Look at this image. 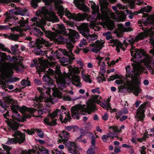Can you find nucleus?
<instances>
[{
  "label": "nucleus",
  "instance_id": "obj_1",
  "mask_svg": "<svg viewBox=\"0 0 154 154\" xmlns=\"http://www.w3.org/2000/svg\"><path fill=\"white\" fill-rule=\"evenodd\" d=\"M133 67V70H130V66H128L125 67L126 74L128 75V77L131 78L132 79L130 81H128L124 83V85L126 86H120L119 87L120 90L124 88H127L130 91L132 92L134 91V94L136 96H138L139 93L141 91L140 88V80H139L137 77L139 76L143 71L144 67L139 63L136 62L131 64Z\"/></svg>",
  "mask_w": 154,
  "mask_h": 154
},
{
  "label": "nucleus",
  "instance_id": "obj_2",
  "mask_svg": "<svg viewBox=\"0 0 154 154\" xmlns=\"http://www.w3.org/2000/svg\"><path fill=\"white\" fill-rule=\"evenodd\" d=\"M5 122L8 124L10 131L13 133V136L14 137V138L9 139L7 142V143L11 144L18 143L20 144L23 142L25 140V136L17 130L19 127V124L11 119L5 120Z\"/></svg>",
  "mask_w": 154,
  "mask_h": 154
},
{
  "label": "nucleus",
  "instance_id": "obj_3",
  "mask_svg": "<svg viewBox=\"0 0 154 154\" xmlns=\"http://www.w3.org/2000/svg\"><path fill=\"white\" fill-rule=\"evenodd\" d=\"M5 102L9 103L12 105L11 106V109L13 112L17 111V110H19L22 112L27 114L25 115L26 118H29L32 115V112L35 111V109L32 108H28L25 106H23L22 107H20L18 105H16L17 102L14 100L11 96H9L5 97L4 98Z\"/></svg>",
  "mask_w": 154,
  "mask_h": 154
},
{
  "label": "nucleus",
  "instance_id": "obj_4",
  "mask_svg": "<svg viewBox=\"0 0 154 154\" xmlns=\"http://www.w3.org/2000/svg\"><path fill=\"white\" fill-rule=\"evenodd\" d=\"M85 105L78 104L75 105L71 108V116L74 119H79L80 115H84L82 112L85 113L88 112L90 114L91 112L96 110V107L94 105L88 106L87 107H85Z\"/></svg>",
  "mask_w": 154,
  "mask_h": 154
},
{
  "label": "nucleus",
  "instance_id": "obj_5",
  "mask_svg": "<svg viewBox=\"0 0 154 154\" xmlns=\"http://www.w3.org/2000/svg\"><path fill=\"white\" fill-rule=\"evenodd\" d=\"M19 65L22 68H24V66L21 63L19 64L17 63H11L5 67H0V72L5 78H9L12 76L14 72V69L17 72L21 70V69L19 67Z\"/></svg>",
  "mask_w": 154,
  "mask_h": 154
},
{
  "label": "nucleus",
  "instance_id": "obj_6",
  "mask_svg": "<svg viewBox=\"0 0 154 154\" xmlns=\"http://www.w3.org/2000/svg\"><path fill=\"white\" fill-rule=\"evenodd\" d=\"M100 10L102 14L101 19L105 20H108L110 17L114 19L115 17L114 14L110 11L108 8V3L107 0H100Z\"/></svg>",
  "mask_w": 154,
  "mask_h": 154
},
{
  "label": "nucleus",
  "instance_id": "obj_7",
  "mask_svg": "<svg viewBox=\"0 0 154 154\" xmlns=\"http://www.w3.org/2000/svg\"><path fill=\"white\" fill-rule=\"evenodd\" d=\"M61 110L57 109L52 113H50L48 116L45 118L44 119V123L47 125L49 126H55L57 125L56 120L57 119L56 117L57 116H60V119L62 121L63 117L61 116Z\"/></svg>",
  "mask_w": 154,
  "mask_h": 154
},
{
  "label": "nucleus",
  "instance_id": "obj_8",
  "mask_svg": "<svg viewBox=\"0 0 154 154\" xmlns=\"http://www.w3.org/2000/svg\"><path fill=\"white\" fill-rule=\"evenodd\" d=\"M56 73L54 76V79L57 80L58 88L62 90L65 88V84H68V82L70 80V79L68 77L62 75L59 69L57 70Z\"/></svg>",
  "mask_w": 154,
  "mask_h": 154
},
{
  "label": "nucleus",
  "instance_id": "obj_9",
  "mask_svg": "<svg viewBox=\"0 0 154 154\" xmlns=\"http://www.w3.org/2000/svg\"><path fill=\"white\" fill-rule=\"evenodd\" d=\"M79 30L80 33L86 37L89 42L97 39L98 37L97 35L94 34L92 35L89 34L90 30L87 23H82L81 24Z\"/></svg>",
  "mask_w": 154,
  "mask_h": 154
},
{
  "label": "nucleus",
  "instance_id": "obj_10",
  "mask_svg": "<svg viewBox=\"0 0 154 154\" xmlns=\"http://www.w3.org/2000/svg\"><path fill=\"white\" fill-rule=\"evenodd\" d=\"M70 75L72 76L73 84L77 87L81 88L82 84L80 82V78L79 76L77 75L79 73V68H74L71 66L68 67Z\"/></svg>",
  "mask_w": 154,
  "mask_h": 154
},
{
  "label": "nucleus",
  "instance_id": "obj_11",
  "mask_svg": "<svg viewBox=\"0 0 154 154\" xmlns=\"http://www.w3.org/2000/svg\"><path fill=\"white\" fill-rule=\"evenodd\" d=\"M144 31V32L140 33L134 38H132L128 40L130 45H133L135 42H137L139 40L143 39L145 37H147L149 33H151L150 28L149 29L147 28L142 27L140 28Z\"/></svg>",
  "mask_w": 154,
  "mask_h": 154
},
{
  "label": "nucleus",
  "instance_id": "obj_12",
  "mask_svg": "<svg viewBox=\"0 0 154 154\" xmlns=\"http://www.w3.org/2000/svg\"><path fill=\"white\" fill-rule=\"evenodd\" d=\"M65 15L70 19H72L77 21L84 20L88 18V15L85 13L78 14H72L68 10H66L65 11Z\"/></svg>",
  "mask_w": 154,
  "mask_h": 154
},
{
  "label": "nucleus",
  "instance_id": "obj_13",
  "mask_svg": "<svg viewBox=\"0 0 154 154\" xmlns=\"http://www.w3.org/2000/svg\"><path fill=\"white\" fill-rule=\"evenodd\" d=\"M147 104L144 103L142 104L137 109L135 118L137 119V121H142L144 117V112L146 107Z\"/></svg>",
  "mask_w": 154,
  "mask_h": 154
},
{
  "label": "nucleus",
  "instance_id": "obj_14",
  "mask_svg": "<svg viewBox=\"0 0 154 154\" xmlns=\"http://www.w3.org/2000/svg\"><path fill=\"white\" fill-rule=\"evenodd\" d=\"M151 57L146 56L144 59V64L151 73L154 74V69L152 67V66L154 67V60L153 61H151Z\"/></svg>",
  "mask_w": 154,
  "mask_h": 154
},
{
  "label": "nucleus",
  "instance_id": "obj_15",
  "mask_svg": "<svg viewBox=\"0 0 154 154\" xmlns=\"http://www.w3.org/2000/svg\"><path fill=\"white\" fill-rule=\"evenodd\" d=\"M131 53L133 58L139 59L143 56L144 54L140 49H135V47L131 45Z\"/></svg>",
  "mask_w": 154,
  "mask_h": 154
},
{
  "label": "nucleus",
  "instance_id": "obj_16",
  "mask_svg": "<svg viewBox=\"0 0 154 154\" xmlns=\"http://www.w3.org/2000/svg\"><path fill=\"white\" fill-rule=\"evenodd\" d=\"M103 43L104 42L101 41L97 40L94 43L90 44V46L93 48L92 49V51L97 53L101 49Z\"/></svg>",
  "mask_w": 154,
  "mask_h": 154
},
{
  "label": "nucleus",
  "instance_id": "obj_17",
  "mask_svg": "<svg viewBox=\"0 0 154 154\" xmlns=\"http://www.w3.org/2000/svg\"><path fill=\"white\" fill-rule=\"evenodd\" d=\"M66 146L69 147V150L70 153L73 154H80V153L74 142L69 141L67 143Z\"/></svg>",
  "mask_w": 154,
  "mask_h": 154
},
{
  "label": "nucleus",
  "instance_id": "obj_18",
  "mask_svg": "<svg viewBox=\"0 0 154 154\" xmlns=\"http://www.w3.org/2000/svg\"><path fill=\"white\" fill-rule=\"evenodd\" d=\"M56 32L59 34H62L63 35H67V31L65 29L64 26L63 24H57L56 26ZM67 30H68V29Z\"/></svg>",
  "mask_w": 154,
  "mask_h": 154
},
{
  "label": "nucleus",
  "instance_id": "obj_19",
  "mask_svg": "<svg viewBox=\"0 0 154 154\" xmlns=\"http://www.w3.org/2000/svg\"><path fill=\"white\" fill-rule=\"evenodd\" d=\"M68 30L69 32L67 33V35H68L70 38V40L73 41H75V39L79 37V34L76 31L71 29H68Z\"/></svg>",
  "mask_w": 154,
  "mask_h": 154
},
{
  "label": "nucleus",
  "instance_id": "obj_20",
  "mask_svg": "<svg viewBox=\"0 0 154 154\" xmlns=\"http://www.w3.org/2000/svg\"><path fill=\"white\" fill-rule=\"evenodd\" d=\"M36 44L37 45H38V48L39 51L38 52H39L38 53H37V54H40L39 52L40 51V49L42 47V46L41 45L42 44L45 45L46 46H48L49 45V42H48L42 38L37 39L36 40Z\"/></svg>",
  "mask_w": 154,
  "mask_h": 154
},
{
  "label": "nucleus",
  "instance_id": "obj_21",
  "mask_svg": "<svg viewBox=\"0 0 154 154\" xmlns=\"http://www.w3.org/2000/svg\"><path fill=\"white\" fill-rule=\"evenodd\" d=\"M41 28L42 29V31L45 33L47 37L50 38L52 39L53 40V39L55 35V34L54 32L46 30V29L43 26H41Z\"/></svg>",
  "mask_w": 154,
  "mask_h": 154
},
{
  "label": "nucleus",
  "instance_id": "obj_22",
  "mask_svg": "<svg viewBox=\"0 0 154 154\" xmlns=\"http://www.w3.org/2000/svg\"><path fill=\"white\" fill-rule=\"evenodd\" d=\"M111 41V43H113V45H114L116 47V50L118 51V52H120V49L119 47L124 50V49H123L122 44L118 40L113 39Z\"/></svg>",
  "mask_w": 154,
  "mask_h": 154
},
{
  "label": "nucleus",
  "instance_id": "obj_23",
  "mask_svg": "<svg viewBox=\"0 0 154 154\" xmlns=\"http://www.w3.org/2000/svg\"><path fill=\"white\" fill-rule=\"evenodd\" d=\"M66 40L67 39L66 38L63 37L61 36H56V35H55V37L53 39L55 42H56V43H57V44H64Z\"/></svg>",
  "mask_w": 154,
  "mask_h": 154
},
{
  "label": "nucleus",
  "instance_id": "obj_24",
  "mask_svg": "<svg viewBox=\"0 0 154 154\" xmlns=\"http://www.w3.org/2000/svg\"><path fill=\"white\" fill-rule=\"evenodd\" d=\"M59 137L63 140H67L69 137V133L65 130L62 131V133L59 135Z\"/></svg>",
  "mask_w": 154,
  "mask_h": 154
},
{
  "label": "nucleus",
  "instance_id": "obj_25",
  "mask_svg": "<svg viewBox=\"0 0 154 154\" xmlns=\"http://www.w3.org/2000/svg\"><path fill=\"white\" fill-rule=\"evenodd\" d=\"M15 8L16 9V12L17 13V14H20L22 16L26 15L27 11V9L26 8L21 9L19 8H17L16 6L15 7Z\"/></svg>",
  "mask_w": 154,
  "mask_h": 154
},
{
  "label": "nucleus",
  "instance_id": "obj_26",
  "mask_svg": "<svg viewBox=\"0 0 154 154\" xmlns=\"http://www.w3.org/2000/svg\"><path fill=\"white\" fill-rule=\"evenodd\" d=\"M150 31L151 33H149V43L151 45H153V47H154V32L152 31V30L153 29L152 27L150 28Z\"/></svg>",
  "mask_w": 154,
  "mask_h": 154
},
{
  "label": "nucleus",
  "instance_id": "obj_27",
  "mask_svg": "<svg viewBox=\"0 0 154 154\" xmlns=\"http://www.w3.org/2000/svg\"><path fill=\"white\" fill-rule=\"evenodd\" d=\"M31 20L32 22H33L32 24L33 26H37L40 27L41 28V26L42 25H41V20L37 18L36 17H34L32 18Z\"/></svg>",
  "mask_w": 154,
  "mask_h": 154
},
{
  "label": "nucleus",
  "instance_id": "obj_28",
  "mask_svg": "<svg viewBox=\"0 0 154 154\" xmlns=\"http://www.w3.org/2000/svg\"><path fill=\"white\" fill-rule=\"evenodd\" d=\"M50 20L53 23L58 22L59 20V18L55 15V13L52 12L50 14Z\"/></svg>",
  "mask_w": 154,
  "mask_h": 154
},
{
  "label": "nucleus",
  "instance_id": "obj_29",
  "mask_svg": "<svg viewBox=\"0 0 154 154\" xmlns=\"http://www.w3.org/2000/svg\"><path fill=\"white\" fill-rule=\"evenodd\" d=\"M117 26L119 30L121 32H127L132 30L129 28H127L125 27L122 24L120 23L118 24Z\"/></svg>",
  "mask_w": 154,
  "mask_h": 154
},
{
  "label": "nucleus",
  "instance_id": "obj_30",
  "mask_svg": "<svg viewBox=\"0 0 154 154\" xmlns=\"http://www.w3.org/2000/svg\"><path fill=\"white\" fill-rule=\"evenodd\" d=\"M20 37L19 35L10 33L9 36V39L17 41H18Z\"/></svg>",
  "mask_w": 154,
  "mask_h": 154
},
{
  "label": "nucleus",
  "instance_id": "obj_31",
  "mask_svg": "<svg viewBox=\"0 0 154 154\" xmlns=\"http://www.w3.org/2000/svg\"><path fill=\"white\" fill-rule=\"evenodd\" d=\"M65 129L68 131H72V132H74L78 130V128L75 125H70L65 126Z\"/></svg>",
  "mask_w": 154,
  "mask_h": 154
},
{
  "label": "nucleus",
  "instance_id": "obj_32",
  "mask_svg": "<svg viewBox=\"0 0 154 154\" xmlns=\"http://www.w3.org/2000/svg\"><path fill=\"white\" fill-rule=\"evenodd\" d=\"M75 41H73L70 40L68 42L66 43V47L68 50L72 52V49L74 47L73 44L75 42Z\"/></svg>",
  "mask_w": 154,
  "mask_h": 154
},
{
  "label": "nucleus",
  "instance_id": "obj_33",
  "mask_svg": "<svg viewBox=\"0 0 154 154\" xmlns=\"http://www.w3.org/2000/svg\"><path fill=\"white\" fill-rule=\"evenodd\" d=\"M151 10V8L150 7L148 6L146 7L143 8L138 11V12L139 13H142L144 12H150Z\"/></svg>",
  "mask_w": 154,
  "mask_h": 154
},
{
  "label": "nucleus",
  "instance_id": "obj_34",
  "mask_svg": "<svg viewBox=\"0 0 154 154\" xmlns=\"http://www.w3.org/2000/svg\"><path fill=\"white\" fill-rule=\"evenodd\" d=\"M54 95L58 98H60L62 97V93L57 88L54 89Z\"/></svg>",
  "mask_w": 154,
  "mask_h": 154
},
{
  "label": "nucleus",
  "instance_id": "obj_35",
  "mask_svg": "<svg viewBox=\"0 0 154 154\" xmlns=\"http://www.w3.org/2000/svg\"><path fill=\"white\" fill-rule=\"evenodd\" d=\"M48 151L46 148L42 146L39 147L38 154H48Z\"/></svg>",
  "mask_w": 154,
  "mask_h": 154
},
{
  "label": "nucleus",
  "instance_id": "obj_36",
  "mask_svg": "<svg viewBox=\"0 0 154 154\" xmlns=\"http://www.w3.org/2000/svg\"><path fill=\"white\" fill-rule=\"evenodd\" d=\"M100 69L101 70V74L103 75V73H104L106 72V65L104 62L103 61L100 64Z\"/></svg>",
  "mask_w": 154,
  "mask_h": 154
},
{
  "label": "nucleus",
  "instance_id": "obj_37",
  "mask_svg": "<svg viewBox=\"0 0 154 154\" xmlns=\"http://www.w3.org/2000/svg\"><path fill=\"white\" fill-rule=\"evenodd\" d=\"M100 69L101 70V74L103 75V73H104L106 72V65L104 62L103 61L100 64Z\"/></svg>",
  "mask_w": 154,
  "mask_h": 154
},
{
  "label": "nucleus",
  "instance_id": "obj_38",
  "mask_svg": "<svg viewBox=\"0 0 154 154\" xmlns=\"http://www.w3.org/2000/svg\"><path fill=\"white\" fill-rule=\"evenodd\" d=\"M61 51L64 56L70 57H71L72 55V54L71 51H68L65 49H62Z\"/></svg>",
  "mask_w": 154,
  "mask_h": 154
},
{
  "label": "nucleus",
  "instance_id": "obj_39",
  "mask_svg": "<svg viewBox=\"0 0 154 154\" xmlns=\"http://www.w3.org/2000/svg\"><path fill=\"white\" fill-rule=\"evenodd\" d=\"M13 112V115L12 116V117L14 118L16 120H20V116L17 111Z\"/></svg>",
  "mask_w": 154,
  "mask_h": 154
},
{
  "label": "nucleus",
  "instance_id": "obj_40",
  "mask_svg": "<svg viewBox=\"0 0 154 154\" xmlns=\"http://www.w3.org/2000/svg\"><path fill=\"white\" fill-rule=\"evenodd\" d=\"M22 19L20 20L18 22L20 24V26L21 27L25 26L27 24L28 22L26 20H24L23 18L21 17Z\"/></svg>",
  "mask_w": 154,
  "mask_h": 154
},
{
  "label": "nucleus",
  "instance_id": "obj_41",
  "mask_svg": "<svg viewBox=\"0 0 154 154\" xmlns=\"http://www.w3.org/2000/svg\"><path fill=\"white\" fill-rule=\"evenodd\" d=\"M38 151L37 152H36L34 150H30L28 151H24L22 152L21 154H38Z\"/></svg>",
  "mask_w": 154,
  "mask_h": 154
},
{
  "label": "nucleus",
  "instance_id": "obj_42",
  "mask_svg": "<svg viewBox=\"0 0 154 154\" xmlns=\"http://www.w3.org/2000/svg\"><path fill=\"white\" fill-rule=\"evenodd\" d=\"M108 137L111 139H113L114 137H118L117 133H114L113 132H110L107 134Z\"/></svg>",
  "mask_w": 154,
  "mask_h": 154
},
{
  "label": "nucleus",
  "instance_id": "obj_43",
  "mask_svg": "<svg viewBox=\"0 0 154 154\" xmlns=\"http://www.w3.org/2000/svg\"><path fill=\"white\" fill-rule=\"evenodd\" d=\"M58 10L59 11V15L61 18L62 16L64 14V8L62 6H60L58 8Z\"/></svg>",
  "mask_w": 154,
  "mask_h": 154
},
{
  "label": "nucleus",
  "instance_id": "obj_44",
  "mask_svg": "<svg viewBox=\"0 0 154 154\" xmlns=\"http://www.w3.org/2000/svg\"><path fill=\"white\" fill-rule=\"evenodd\" d=\"M84 0H77L78 4L81 7L80 9L83 11L86 10V6L83 4H80V2H82Z\"/></svg>",
  "mask_w": 154,
  "mask_h": 154
},
{
  "label": "nucleus",
  "instance_id": "obj_45",
  "mask_svg": "<svg viewBox=\"0 0 154 154\" xmlns=\"http://www.w3.org/2000/svg\"><path fill=\"white\" fill-rule=\"evenodd\" d=\"M53 79H51V80H50L49 81H48L47 82L44 84L45 86H44V88H48L51 85H53Z\"/></svg>",
  "mask_w": 154,
  "mask_h": 154
},
{
  "label": "nucleus",
  "instance_id": "obj_46",
  "mask_svg": "<svg viewBox=\"0 0 154 154\" xmlns=\"http://www.w3.org/2000/svg\"><path fill=\"white\" fill-rule=\"evenodd\" d=\"M18 46L17 45H12L11 46V50L14 54L16 53L18 51Z\"/></svg>",
  "mask_w": 154,
  "mask_h": 154
},
{
  "label": "nucleus",
  "instance_id": "obj_47",
  "mask_svg": "<svg viewBox=\"0 0 154 154\" xmlns=\"http://www.w3.org/2000/svg\"><path fill=\"white\" fill-rule=\"evenodd\" d=\"M21 84L24 86H29L30 85V82L28 80H23L21 82Z\"/></svg>",
  "mask_w": 154,
  "mask_h": 154
},
{
  "label": "nucleus",
  "instance_id": "obj_48",
  "mask_svg": "<svg viewBox=\"0 0 154 154\" xmlns=\"http://www.w3.org/2000/svg\"><path fill=\"white\" fill-rule=\"evenodd\" d=\"M41 0H32L31 4L32 6L34 8H36L38 6L37 2L40 1Z\"/></svg>",
  "mask_w": 154,
  "mask_h": 154
},
{
  "label": "nucleus",
  "instance_id": "obj_49",
  "mask_svg": "<svg viewBox=\"0 0 154 154\" xmlns=\"http://www.w3.org/2000/svg\"><path fill=\"white\" fill-rule=\"evenodd\" d=\"M90 75H88L87 76L85 75H82V77L83 80L86 82H88L89 83L91 82V80L89 78Z\"/></svg>",
  "mask_w": 154,
  "mask_h": 154
},
{
  "label": "nucleus",
  "instance_id": "obj_50",
  "mask_svg": "<svg viewBox=\"0 0 154 154\" xmlns=\"http://www.w3.org/2000/svg\"><path fill=\"white\" fill-rule=\"evenodd\" d=\"M2 149L5 150H6L7 152V154H11L9 151L11 149V148L7 145H3Z\"/></svg>",
  "mask_w": 154,
  "mask_h": 154
},
{
  "label": "nucleus",
  "instance_id": "obj_51",
  "mask_svg": "<svg viewBox=\"0 0 154 154\" xmlns=\"http://www.w3.org/2000/svg\"><path fill=\"white\" fill-rule=\"evenodd\" d=\"M110 78L108 79V81H113L115 79H119L120 78V76L119 75L117 74H116L114 75H112L109 77Z\"/></svg>",
  "mask_w": 154,
  "mask_h": 154
},
{
  "label": "nucleus",
  "instance_id": "obj_52",
  "mask_svg": "<svg viewBox=\"0 0 154 154\" xmlns=\"http://www.w3.org/2000/svg\"><path fill=\"white\" fill-rule=\"evenodd\" d=\"M71 117L70 116L69 114H67V115L66 117L64 119L63 121H62V123H66L67 121H70V119H71Z\"/></svg>",
  "mask_w": 154,
  "mask_h": 154
},
{
  "label": "nucleus",
  "instance_id": "obj_53",
  "mask_svg": "<svg viewBox=\"0 0 154 154\" xmlns=\"http://www.w3.org/2000/svg\"><path fill=\"white\" fill-rule=\"evenodd\" d=\"M109 128L110 129H112V131H113L112 132L114 133H116V132H119L117 127L114 126H110L109 127Z\"/></svg>",
  "mask_w": 154,
  "mask_h": 154
},
{
  "label": "nucleus",
  "instance_id": "obj_54",
  "mask_svg": "<svg viewBox=\"0 0 154 154\" xmlns=\"http://www.w3.org/2000/svg\"><path fill=\"white\" fill-rule=\"evenodd\" d=\"M51 79H51L49 76V75L48 74H45L44 75L43 78V81L46 82L48 81H49L50 80H51Z\"/></svg>",
  "mask_w": 154,
  "mask_h": 154
},
{
  "label": "nucleus",
  "instance_id": "obj_55",
  "mask_svg": "<svg viewBox=\"0 0 154 154\" xmlns=\"http://www.w3.org/2000/svg\"><path fill=\"white\" fill-rule=\"evenodd\" d=\"M150 18L148 17L146 20L143 23V26H146L148 24L152 23V21L150 20Z\"/></svg>",
  "mask_w": 154,
  "mask_h": 154
},
{
  "label": "nucleus",
  "instance_id": "obj_56",
  "mask_svg": "<svg viewBox=\"0 0 154 154\" xmlns=\"http://www.w3.org/2000/svg\"><path fill=\"white\" fill-rule=\"evenodd\" d=\"M52 153L53 154H65L62 151H59L57 149L52 151Z\"/></svg>",
  "mask_w": 154,
  "mask_h": 154
},
{
  "label": "nucleus",
  "instance_id": "obj_57",
  "mask_svg": "<svg viewBox=\"0 0 154 154\" xmlns=\"http://www.w3.org/2000/svg\"><path fill=\"white\" fill-rule=\"evenodd\" d=\"M35 131H36L38 133L39 136L42 138L44 137L43 133L41 131V130L39 129H35Z\"/></svg>",
  "mask_w": 154,
  "mask_h": 154
},
{
  "label": "nucleus",
  "instance_id": "obj_58",
  "mask_svg": "<svg viewBox=\"0 0 154 154\" xmlns=\"http://www.w3.org/2000/svg\"><path fill=\"white\" fill-rule=\"evenodd\" d=\"M94 148H90L87 151V154H94L95 153Z\"/></svg>",
  "mask_w": 154,
  "mask_h": 154
},
{
  "label": "nucleus",
  "instance_id": "obj_59",
  "mask_svg": "<svg viewBox=\"0 0 154 154\" xmlns=\"http://www.w3.org/2000/svg\"><path fill=\"white\" fill-rule=\"evenodd\" d=\"M86 40L84 38L81 41L79 45V46L80 47H83V45H85L87 44Z\"/></svg>",
  "mask_w": 154,
  "mask_h": 154
},
{
  "label": "nucleus",
  "instance_id": "obj_60",
  "mask_svg": "<svg viewBox=\"0 0 154 154\" xmlns=\"http://www.w3.org/2000/svg\"><path fill=\"white\" fill-rule=\"evenodd\" d=\"M13 18L15 20H17V19H18V18L17 17H14V16H11L10 15H8L7 17L5 19V21H8L10 19H11L12 18Z\"/></svg>",
  "mask_w": 154,
  "mask_h": 154
},
{
  "label": "nucleus",
  "instance_id": "obj_61",
  "mask_svg": "<svg viewBox=\"0 0 154 154\" xmlns=\"http://www.w3.org/2000/svg\"><path fill=\"white\" fill-rule=\"evenodd\" d=\"M140 148V149H139V151L140 152L141 154H146L145 151L146 148L144 146H143Z\"/></svg>",
  "mask_w": 154,
  "mask_h": 154
},
{
  "label": "nucleus",
  "instance_id": "obj_62",
  "mask_svg": "<svg viewBox=\"0 0 154 154\" xmlns=\"http://www.w3.org/2000/svg\"><path fill=\"white\" fill-rule=\"evenodd\" d=\"M101 75H102V77H99L97 78L98 81L99 82H103V81H106V79L104 76V74L103 73V75L101 74Z\"/></svg>",
  "mask_w": 154,
  "mask_h": 154
},
{
  "label": "nucleus",
  "instance_id": "obj_63",
  "mask_svg": "<svg viewBox=\"0 0 154 154\" xmlns=\"http://www.w3.org/2000/svg\"><path fill=\"white\" fill-rule=\"evenodd\" d=\"M3 115L4 118L6 119V120H10L9 119V111L8 110H7L5 113L3 114Z\"/></svg>",
  "mask_w": 154,
  "mask_h": 154
},
{
  "label": "nucleus",
  "instance_id": "obj_64",
  "mask_svg": "<svg viewBox=\"0 0 154 154\" xmlns=\"http://www.w3.org/2000/svg\"><path fill=\"white\" fill-rule=\"evenodd\" d=\"M43 100V97L42 96H39V97H35V100L37 102H42Z\"/></svg>",
  "mask_w": 154,
  "mask_h": 154
}]
</instances>
